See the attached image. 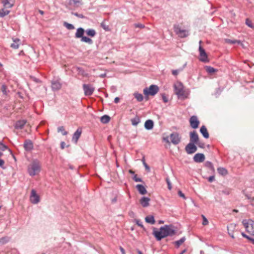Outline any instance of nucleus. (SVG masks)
I'll return each instance as SVG.
<instances>
[{
	"label": "nucleus",
	"instance_id": "obj_1",
	"mask_svg": "<svg viewBox=\"0 0 254 254\" xmlns=\"http://www.w3.org/2000/svg\"><path fill=\"white\" fill-rule=\"evenodd\" d=\"M176 233L174 227L171 225H165L160 228L159 230L154 228L152 234L157 241H160L162 239L167 236H172Z\"/></svg>",
	"mask_w": 254,
	"mask_h": 254
},
{
	"label": "nucleus",
	"instance_id": "obj_2",
	"mask_svg": "<svg viewBox=\"0 0 254 254\" xmlns=\"http://www.w3.org/2000/svg\"><path fill=\"white\" fill-rule=\"evenodd\" d=\"M41 171V165L39 161L35 159L28 166L27 171L31 176H34L38 174Z\"/></svg>",
	"mask_w": 254,
	"mask_h": 254
},
{
	"label": "nucleus",
	"instance_id": "obj_3",
	"mask_svg": "<svg viewBox=\"0 0 254 254\" xmlns=\"http://www.w3.org/2000/svg\"><path fill=\"white\" fill-rule=\"evenodd\" d=\"M175 93L177 95L178 98L186 99L188 97V94L184 90L183 84L178 82L174 85Z\"/></svg>",
	"mask_w": 254,
	"mask_h": 254
},
{
	"label": "nucleus",
	"instance_id": "obj_4",
	"mask_svg": "<svg viewBox=\"0 0 254 254\" xmlns=\"http://www.w3.org/2000/svg\"><path fill=\"white\" fill-rule=\"evenodd\" d=\"M242 223L246 231L252 235H254V221L252 219L243 220Z\"/></svg>",
	"mask_w": 254,
	"mask_h": 254
},
{
	"label": "nucleus",
	"instance_id": "obj_5",
	"mask_svg": "<svg viewBox=\"0 0 254 254\" xmlns=\"http://www.w3.org/2000/svg\"><path fill=\"white\" fill-rule=\"evenodd\" d=\"M159 91V87L156 85H151L149 88L146 87L143 89V92L145 96L149 95L154 96Z\"/></svg>",
	"mask_w": 254,
	"mask_h": 254
},
{
	"label": "nucleus",
	"instance_id": "obj_6",
	"mask_svg": "<svg viewBox=\"0 0 254 254\" xmlns=\"http://www.w3.org/2000/svg\"><path fill=\"white\" fill-rule=\"evenodd\" d=\"M174 30L175 33L180 38H185L189 35V31L187 30L182 29L179 25L175 24L174 25Z\"/></svg>",
	"mask_w": 254,
	"mask_h": 254
},
{
	"label": "nucleus",
	"instance_id": "obj_7",
	"mask_svg": "<svg viewBox=\"0 0 254 254\" xmlns=\"http://www.w3.org/2000/svg\"><path fill=\"white\" fill-rule=\"evenodd\" d=\"M202 41H200L199 43V45L201 44ZM199 61L204 63L208 62L209 60H208V57L206 53L205 52V50L199 45Z\"/></svg>",
	"mask_w": 254,
	"mask_h": 254
},
{
	"label": "nucleus",
	"instance_id": "obj_8",
	"mask_svg": "<svg viewBox=\"0 0 254 254\" xmlns=\"http://www.w3.org/2000/svg\"><path fill=\"white\" fill-rule=\"evenodd\" d=\"M83 89L85 96H90L94 91L95 88L91 84H84L83 85Z\"/></svg>",
	"mask_w": 254,
	"mask_h": 254
},
{
	"label": "nucleus",
	"instance_id": "obj_9",
	"mask_svg": "<svg viewBox=\"0 0 254 254\" xmlns=\"http://www.w3.org/2000/svg\"><path fill=\"white\" fill-rule=\"evenodd\" d=\"M197 147L195 143L190 142L185 147V150L188 154L194 153L197 151Z\"/></svg>",
	"mask_w": 254,
	"mask_h": 254
},
{
	"label": "nucleus",
	"instance_id": "obj_10",
	"mask_svg": "<svg viewBox=\"0 0 254 254\" xmlns=\"http://www.w3.org/2000/svg\"><path fill=\"white\" fill-rule=\"evenodd\" d=\"M190 126L194 129L198 127L199 121L196 116H192L190 119Z\"/></svg>",
	"mask_w": 254,
	"mask_h": 254
},
{
	"label": "nucleus",
	"instance_id": "obj_11",
	"mask_svg": "<svg viewBox=\"0 0 254 254\" xmlns=\"http://www.w3.org/2000/svg\"><path fill=\"white\" fill-rule=\"evenodd\" d=\"M30 200L31 203H32L33 204H37L40 201V198L39 195L36 193V191L33 189L32 190L31 192Z\"/></svg>",
	"mask_w": 254,
	"mask_h": 254
},
{
	"label": "nucleus",
	"instance_id": "obj_12",
	"mask_svg": "<svg viewBox=\"0 0 254 254\" xmlns=\"http://www.w3.org/2000/svg\"><path fill=\"white\" fill-rule=\"evenodd\" d=\"M170 138L171 140V142L174 145H177L179 144L181 139V136H180L179 134L177 132H174L170 134Z\"/></svg>",
	"mask_w": 254,
	"mask_h": 254
},
{
	"label": "nucleus",
	"instance_id": "obj_13",
	"mask_svg": "<svg viewBox=\"0 0 254 254\" xmlns=\"http://www.w3.org/2000/svg\"><path fill=\"white\" fill-rule=\"evenodd\" d=\"M190 142L195 144H197L199 141L198 135L195 130L190 132Z\"/></svg>",
	"mask_w": 254,
	"mask_h": 254
},
{
	"label": "nucleus",
	"instance_id": "obj_14",
	"mask_svg": "<svg viewBox=\"0 0 254 254\" xmlns=\"http://www.w3.org/2000/svg\"><path fill=\"white\" fill-rule=\"evenodd\" d=\"M51 88L53 91H58L62 88V83L59 79L52 80L51 82Z\"/></svg>",
	"mask_w": 254,
	"mask_h": 254
},
{
	"label": "nucleus",
	"instance_id": "obj_15",
	"mask_svg": "<svg viewBox=\"0 0 254 254\" xmlns=\"http://www.w3.org/2000/svg\"><path fill=\"white\" fill-rule=\"evenodd\" d=\"M4 8H10L12 7L15 3V0H0Z\"/></svg>",
	"mask_w": 254,
	"mask_h": 254
},
{
	"label": "nucleus",
	"instance_id": "obj_16",
	"mask_svg": "<svg viewBox=\"0 0 254 254\" xmlns=\"http://www.w3.org/2000/svg\"><path fill=\"white\" fill-rule=\"evenodd\" d=\"M193 159L196 163H201L205 160V156L203 153H198L194 155Z\"/></svg>",
	"mask_w": 254,
	"mask_h": 254
},
{
	"label": "nucleus",
	"instance_id": "obj_17",
	"mask_svg": "<svg viewBox=\"0 0 254 254\" xmlns=\"http://www.w3.org/2000/svg\"><path fill=\"white\" fill-rule=\"evenodd\" d=\"M23 146L25 150L27 151H30L33 148V143L30 139H27L24 141Z\"/></svg>",
	"mask_w": 254,
	"mask_h": 254
},
{
	"label": "nucleus",
	"instance_id": "obj_18",
	"mask_svg": "<svg viewBox=\"0 0 254 254\" xmlns=\"http://www.w3.org/2000/svg\"><path fill=\"white\" fill-rule=\"evenodd\" d=\"M81 133H82V129L81 128H78L76 130V131L74 133V134L73 135V136H72V140L75 143H77V141H78L79 137L81 136Z\"/></svg>",
	"mask_w": 254,
	"mask_h": 254
},
{
	"label": "nucleus",
	"instance_id": "obj_19",
	"mask_svg": "<svg viewBox=\"0 0 254 254\" xmlns=\"http://www.w3.org/2000/svg\"><path fill=\"white\" fill-rule=\"evenodd\" d=\"M26 123L27 121L26 120L17 121L14 125V127L16 129H22L26 124Z\"/></svg>",
	"mask_w": 254,
	"mask_h": 254
},
{
	"label": "nucleus",
	"instance_id": "obj_20",
	"mask_svg": "<svg viewBox=\"0 0 254 254\" xmlns=\"http://www.w3.org/2000/svg\"><path fill=\"white\" fill-rule=\"evenodd\" d=\"M150 200L149 197L143 196L140 200V203L143 207H146L149 206Z\"/></svg>",
	"mask_w": 254,
	"mask_h": 254
},
{
	"label": "nucleus",
	"instance_id": "obj_21",
	"mask_svg": "<svg viewBox=\"0 0 254 254\" xmlns=\"http://www.w3.org/2000/svg\"><path fill=\"white\" fill-rule=\"evenodd\" d=\"M154 126L153 121L151 120H147L144 123V127L147 130H150L153 128Z\"/></svg>",
	"mask_w": 254,
	"mask_h": 254
},
{
	"label": "nucleus",
	"instance_id": "obj_22",
	"mask_svg": "<svg viewBox=\"0 0 254 254\" xmlns=\"http://www.w3.org/2000/svg\"><path fill=\"white\" fill-rule=\"evenodd\" d=\"M84 29L81 27L77 29L76 32L75 34V37L76 38H81L84 33Z\"/></svg>",
	"mask_w": 254,
	"mask_h": 254
},
{
	"label": "nucleus",
	"instance_id": "obj_23",
	"mask_svg": "<svg viewBox=\"0 0 254 254\" xmlns=\"http://www.w3.org/2000/svg\"><path fill=\"white\" fill-rule=\"evenodd\" d=\"M200 132L205 138H208L209 137V133L205 126H202L200 127Z\"/></svg>",
	"mask_w": 254,
	"mask_h": 254
},
{
	"label": "nucleus",
	"instance_id": "obj_24",
	"mask_svg": "<svg viewBox=\"0 0 254 254\" xmlns=\"http://www.w3.org/2000/svg\"><path fill=\"white\" fill-rule=\"evenodd\" d=\"M136 188L141 194H145L147 193V190L143 185L140 184L137 185Z\"/></svg>",
	"mask_w": 254,
	"mask_h": 254
},
{
	"label": "nucleus",
	"instance_id": "obj_25",
	"mask_svg": "<svg viewBox=\"0 0 254 254\" xmlns=\"http://www.w3.org/2000/svg\"><path fill=\"white\" fill-rule=\"evenodd\" d=\"M20 40L18 38L13 39V43L11 44L10 47L14 49H17L19 48Z\"/></svg>",
	"mask_w": 254,
	"mask_h": 254
},
{
	"label": "nucleus",
	"instance_id": "obj_26",
	"mask_svg": "<svg viewBox=\"0 0 254 254\" xmlns=\"http://www.w3.org/2000/svg\"><path fill=\"white\" fill-rule=\"evenodd\" d=\"M205 166L208 168L212 173H214L215 172V169L213 167V164L210 161H206L204 164Z\"/></svg>",
	"mask_w": 254,
	"mask_h": 254
},
{
	"label": "nucleus",
	"instance_id": "obj_27",
	"mask_svg": "<svg viewBox=\"0 0 254 254\" xmlns=\"http://www.w3.org/2000/svg\"><path fill=\"white\" fill-rule=\"evenodd\" d=\"M218 173L223 176L227 175L228 173L227 170L223 167H219L217 168Z\"/></svg>",
	"mask_w": 254,
	"mask_h": 254
},
{
	"label": "nucleus",
	"instance_id": "obj_28",
	"mask_svg": "<svg viewBox=\"0 0 254 254\" xmlns=\"http://www.w3.org/2000/svg\"><path fill=\"white\" fill-rule=\"evenodd\" d=\"M6 8H3L0 9V17H3L5 16L8 15L9 12L10 10L6 9Z\"/></svg>",
	"mask_w": 254,
	"mask_h": 254
},
{
	"label": "nucleus",
	"instance_id": "obj_29",
	"mask_svg": "<svg viewBox=\"0 0 254 254\" xmlns=\"http://www.w3.org/2000/svg\"><path fill=\"white\" fill-rule=\"evenodd\" d=\"M110 119L111 118L109 116L105 115L101 117L100 121L103 124H107L110 122Z\"/></svg>",
	"mask_w": 254,
	"mask_h": 254
},
{
	"label": "nucleus",
	"instance_id": "obj_30",
	"mask_svg": "<svg viewBox=\"0 0 254 254\" xmlns=\"http://www.w3.org/2000/svg\"><path fill=\"white\" fill-rule=\"evenodd\" d=\"M145 221L149 224H154L155 222L154 217L152 215H149L145 217Z\"/></svg>",
	"mask_w": 254,
	"mask_h": 254
},
{
	"label": "nucleus",
	"instance_id": "obj_31",
	"mask_svg": "<svg viewBox=\"0 0 254 254\" xmlns=\"http://www.w3.org/2000/svg\"><path fill=\"white\" fill-rule=\"evenodd\" d=\"M140 122L139 118L136 116L134 118L131 119V124L134 126H136Z\"/></svg>",
	"mask_w": 254,
	"mask_h": 254
},
{
	"label": "nucleus",
	"instance_id": "obj_32",
	"mask_svg": "<svg viewBox=\"0 0 254 254\" xmlns=\"http://www.w3.org/2000/svg\"><path fill=\"white\" fill-rule=\"evenodd\" d=\"M133 96H134V98L138 102H141L143 100V96L140 93H139L138 92H135L133 94Z\"/></svg>",
	"mask_w": 254,
	"mask_h": 254
},
{
	"label": "nucleus",
	"instance_id": "obj_33",
	"mask_svg": "<svg viewBox=\"0 0 254 254\" xmlns=\"http://www.w3.org/2000/svg\"><path fill=\"white\" fill-rule=\"evenodd\" d=\"M206 71L209 73H213L217 71V69L210 66H206L205 67Z\"/></svg>",
	"mask_w": 254,
	"mask_h": 254
},
{
	"label": "nucleus",
	"instance_id": "obj_34",
	"mask_svg": "<svg viewBox=\"0 0 254 254\" xmlns=\"http://www.w3.org/2000/svg\"><path fill=\"white\" fill-rule=\"evenodd\" d=\"M81 0H69V3L75 6H78L81 4Z\"/></svg>",
	"mask_w": 254,
	"mask_h": 254
},
{
	"label": "nucleus",
	"instance_id": "obj_35",
	"mask_svg": "<svg viewBox=\"0 0 254 254\" xmlns=\"http://www.w3.org/2000/svg\"><path fill=\"white\" fill-rule=\"evenodd\" d=\"M81 41L87 43L89 44H92L93 43V41L91 39L84 36L81 38Z\"/></svg>",
	"mask_w": 254,
	"mask_h": 254
},
{
	"label": "nucleus",
	"instance_id": "obj_36",
	"mask_svg": "<svg viewBox=\"0 0 254 254\" xmlns=\"http://www.w3.org/2000/svg\"><path fill=\"white\" fill-rule=\"evenodd\" d=\"M186 240L185 237H183L180 239L179 240L175 242V246L177 248H179L181 245H182Z\"/></svg>",
	"mask_w": 254,
	"mask_h": 254
},
{
	"label": "nucleus",
	"instance_id": "obj_37",
	"mask_svg": "<svg viewBox=\"0 0 254 254\" xmlns=\"http://www.w3.org/2000/svg\"><path fill=\"white\" fill-rule=\"evenodd\" d=\"M86 32L87 34L91 37H94L96 35V32L95 30L93 29H88Z\"/></svg>",
	"mask_w": 254,
	"mask_h": 254
},
{
	"label": "nucleus",
	"instance_id": "obj_38",
	"mask_svg": "<svg viewBox=\"0 0 254 254\" xmlns=\"http://www.w3.org/2000/svg\"><path fill=\"white\" fill-rule=\"evenodd\" d=\"M225 41L226 43L231 44H236V43H237V44L241 43V41L240 40H232L229 39H225Z\"/></svg>",
	"mask_w": 254,
	"mask_h": 254
},
{
	"label": "nucleus",
	"instance_id": "obj_39",
	"mask_svg": "<svg viewBox=\"0 0 254 254\" xmlns=\"http://www.w3.org/2000/svg\"><path fill=\"white\" fill-rule=\"evenodd\" d=\"M1 90L2 93L5 95H7L9 92V90H7V86L4 84L2 85Z\"/></svg>",
	"mask_w": 254,
	"mask_h": 254
},
{
	"label": "nucleus",
	"instance_id": "obj_40",
	"mask_svg": "<svg viewBox=\"0 0 254 254\" xmlns=\"http://www.w3.org/2000/svg\"><path fill=\"white\" fill-rule=\"evenodd\" d=\"M64 25L68 30H72L74 29V26L72 24L66 22H64Z\"/></svg>",
	"mask_w": 254,
	"mask_h": 254
},
{
	"label": "nucleus",
	"instance_id": "obj_41",
	"mask_svg": "<svg viewBox=\"0 0 254 254\" xmlns=\"http://www.w3.org/2000/svg\"><path fill=\"white\" fill-rule=\"evenodd\" d=\"M58 132H62L63 135H65L67 134V132L65 130L63 126L59 127L58 128Z\"/></svg>",
	"mask_w": 254,
	"mask_h": 254
},
{
	"label": "nucleus",
	"instance_id": "obj_42",
	"mask_svg": "<svg viewBox=\"0 0 254 254\" xmlns=\"http://www.w3.org/2000/svg\"><path fill=\"white\" fill-rule=\"evenodd\" d=\"M101 26L106 31H109L110 30L109 26L106 25V24L105 23V21H103L101 23Z\"/></svg>",
	"mask_w": 254,
	"mask_h": 254
},
{
	"label": "nucleus",
	"instance_id": "obj_43",
	"mask_svg": "<svg viewBox=\"0 0 254 254\" xmlns=\"http://www.w3.org/2000/svg\"><path fill=\"white\" fill-rule=\"evenodd\" d=\"M246 24L251 28H254V25L252 23V22L249 20V19H247L246 20Z\"/></svg>",
	"mask_w": 254,
	"mask_h": 254
},
{
	"label": "nucleus",
	"instance_id": "obj_44",
	"mask_svg": "<svg viewBox=\"0 0 254 254\" xmlns=\"http://www.w3.org/2000/svg\"><path fill=\"white\" fill-rule=\"evenodd\" d=\"M202 217L203 218L202 225L204 226L207 225L208 224V220L203 215H202Z\"/></svg>",
	"mask_w": 254,
	"mask_h": 254
},
{
	"label": "nucleus",
	"instance_id": "obj_45",
	"mask_svg": "<svg viewBox=\"0 0 254 254\" xmlns=\"http://www.w3.org/2000/svg\"><path fill=\"white\" fill-rule=\"evenodd\" d=\"M133 180L136 182H142V180L141 178L137 177V175H134L133 177Z\"/></svg>",
	"mask_w": 254,
	"mask_h": 254
},
{
	"label": "nucleus",
	"instance_id": "obj_46",
	"mask_svg": "<svg viewBox=\"0 0 254 254\" xmlns=\"http://www.w3.org/2000/svg\"><path fill=\"white\" fill-rule=\"evenodd\" d=\"M143 164L145 168V170L147 171V172H149L150 171V169L149 166L145 163L144 160L143 159L142 160Z\"/></svg>",
	"mask_w": 254,
	"mask_h": 254
},
{
	"label": "nucleus",
	"instance_id": "obj_47",
	"mask_svg": "<svg viewBox=\"0 0 254 254\" xmlns=\"http://www.w3.org/2000/svg\"><path fill=\"white\" fill-rule=\"evenodd\" d=\"M166 181L168 185V188L169 190H171L172 189V186L171 184V182L168 178H167L166 179Z\"/></svg>",
	"mask_w": 254,
	"mask_h": 254
},
{
	"label": "nucleus",
	"instance_id": "obj_48",
	"mask_svg": "<svg viewBox=\"0 0 254 254\" xmlns=\"http://www.w3.org/2000/svg\"><path fill=\"white\" fill-rule=\"evenodd\" d=\"M136 224L139 227L144 228L143 225L142 224V222L140 220L138 219H135V220Z\"/></svg>",
	"mask_w": 254,
	"mask_h": 254
},
{
	"label": "nucleus",
	"instance_id": "obj_49",
	"mask_svg": "<svg viewBox=\"0 0 254 254\" xmlns=\"http://www.w3.org/2000/svg\"><path fill=\"white\" fill-rule=\"evenodd\" d=\"M0 145H1L0 148L2 151H4L7 149V146L2 144L1 142H0Z\"/></svg>",
	"mask_w": 254,
	"mask_h": 254
},
{
	"label": "nucleus",
	"instance_id": "obj_50",
	"mask_svg": "<svg viewBox=\"0 0 254 254\" xmlns=\"http://www.w3.org/2000/svg\"><path fill=\"white\" fill-rule=\"evenodd\" d=\"M134 26L136 28H144V25L141 24V23H135L134 24Z\"/></svg>",
	"mask_w": 254,
	"mask_h": 254
},
{
	"label": "nucleus",
	"instance_id": "obj_51",
	"mask_svg": "<svg viewBox=\"0 0 254 254\" xmlns=\"http://www.w3.org/2000/svg\"><path fill=\"white\" fill-rule=\"evenodd\" d=\"M162 98L164 103H167L168 101L167 97L166 96L165 94H162Z\"/></svg>",
	"mask_w": 254,
	"mask_h": 254
},
{
	"label": "nucleus",
	"instance_id": "obj_52",
	"mask_svg": "<svg viewBox=\"0 0 254 254\" xmlns=\"http://www.w3.org/2000/svg\"><path fill=\"white\" fill-rule=\"evenodd\" d=\"M178 195H179V196H180L181 197H183L185 199L186 198V197H185V194L181 190H179L178 191Z\"/></svg>",
	"mask_w": 254,
	"mask_h": 254
},
{
	"label": "nucleus",
	"instance_id": "obj_53",
	"mask_svg": "<svg viewBox=\"0 0 254 254\" xmlns=\"http://www.w3.org/2000/svg\"><path fill=\"white\" fill-rule=\"evenodd\" d=\"M30 77L34 81H35L36 83H39L41 82V81L39 79L35 77L31 76Z\"/></svg>",
	"mask_w": 254,
	"mask_h": 254
},
{
	"label": "nucleus",
	"instance_id": "obj_54",
	"mask_svg": "<svg viewBox=\"0 0 254 254\" xmlns=\"http://www.w3.org/2000/svg\"><path fill=\"white\" fill-rule=\"evenodd\" d=\"M72 14L76 16L79 17V18H83L84 17V16L82 14H78L76 12V13L72 12Z\"/></svg>",
	"mask_w": 254,
	"mask_h": 254
},
{
	"label": "nucleus",
	"instance_id": "obj_55",
	"mask_svg": "<svg viewBox=\"0 0 254 254\" xmlns=\"http://www.w3.org/2000/svg\"><path fill=\"white\" fill-rule=\"evenodd\" d=\"M215 179V177L214 175H212L211 176H210L208 178V181L209 182H213Z\"/></svg>",
	"mask_w": 254,
	"mask_h": 254
},
{
	"label": "nucleus",
	"instance_id": "obj_56",
	"mask_svg": "<svg viewBox=\"0 0 254 254\" xmlns=\"http://www.w3.org/2000/svg\"><path fill=\"white\" fill-rule=\"evenodd\" d=\"M196 144L198 145V146L200 148H203L204 147V143H200V142H199V141H198L197 144Z\"/></svg>",
	"mask_w": 254,
	"mask_h": 254
},
{
	"label": "nucleus",
	"instance_id": "obj_57",
	"mask_svg": "<svg viewBox=\"0 0 254 254\" xmlns=\"http://www.w3.org/2000/svg\"><path fill=\"white\" fill-rule=\"evenodd\" d=\"M242 235L243 236V237L246 238L248 240L250 239V237L247 235L246 234H245L244 232L242 233Z\"/></svg>",
	"mask_w": 254,
	"mask_h": 254
},
{
	"label": "nucleus",
	"instance_id": "obj_58",
	"mask_svg": "<svg viewBox=\"0 0 254 254\" xmlns=\"http://www.w3.org/2000/svg\"><path fill=\"white\" fill-rule=\"evenodd\" d=\"M65 143L64 142V141H62L61 143V148L63 149L64 148V147H65Z\"/></svg>",
	"mask_w": 254,
	"mask_h": 254
},
{
	"label": "nucleus",
	"instance_id": "obj_59",
	"mask_svg": "<svg viewBox=\"0 0 254 254\" xmlns=\"http://www.w3.org/2000/svg\"><path fill=\"white\" fill-rule=\"evenodd\" d=\"M179 73V71L178 70H172V74L174 75H177Z\"/></svg>",
	"mask_w": 254,
	"mask_h": 254
},
{
	"label": "nucleus",
	"instance_id": "obj_60",
	"mask_svg": "<svg viewBox=\"0 0 254 254\" xmlns=\"http://www.w3.org/2000/svg\"><path fill=\"white\" fill-rule=\"evenodd\" d=\"M120 250L122 253V254H126L125 250H124V249L123 247H120Z\"/></svg>",
	"mask_w": 254,
	"mask_h": 254
},
{
	"label": "nucleus",
	"instance_id": "obj_61",
	"mask_svg": "<svg viewBox=\"0 0 254 254\" xmlns=\"http://www.w3.org/2000/svg\"><path fill=\"white\" fill-rule=\"evenodd\" d=\"M4 161L3 160L0 159V167H2V166L4 165Z\"/></svg>",
	"mask_w": 254,
	"mask_h": 254
},
{
	"label": "nucleus",
	"instance_id": "obj_62",
	"mask_svg": "<svg viewBox=\"0 0 254 254\" xmlns=\"http://www.w3.org/2000/svg\"><path fill=\"white\" fill-rule=\"evenodd\" d=\"M120 101V98L119 97H116L114 99V102L115 103H118Z\"/></svg>",
	"mask_w": 254,
	"mask_h": 254
},
{
	"label": "nucleus",
	"instance_id": "obj_63",
	"mask_svg": "<svg viewBox=\"0 0 254 254\" xmlns=\"http://www.w3.org/2000/svg\"><path fill=\"white\" fill-rule=\"evenodd\" d=\"M246 196L247 197L248 199H250L251 201H253L254 200V197H251L250 196H249L248 195H247Z\"/></svg>",
	"mask_w": 254,
	"mask_h": 254
},
{
	"label": "nucleus",
	"instance_id": "obj_64",
	"mask_svg": "<svg viewBox=\"0 0 254 254\" xmlns=\"http://www.w3.org/2000/svg\"><path fill=\"white\" fill-rule=\"evenodd\" d=\"M249 240L251 241L253 244H254V238L250 237V239H249Z\"/></svg>",
	"mask_w": 254,
	"mask_h": 254
}]
</instances>
